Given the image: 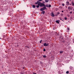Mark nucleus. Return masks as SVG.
Returning a JSON list of instances; mask_svg holds the SVG:
<instances>
[{"label": "nucleus", "instance_id": "1", "mask_svg": "<svg viewBox=\"0 0 74 74\" xmlns=\"http://www.w3.org/2000/svg\"><path fill=\"white\" fill-rule=\"evenodd\" d=\"M38 5H39L40 7H45V5L44 3H41L40 2L38 4Z\"/></svg>", "mask_w": 74, "mask_h": 74}, {"label": "nucleus", "instance_id": "2", "mask_svg": "<svg viewBox=\"0 0 74 74\" xmlns=\"http://www.w3.org/2000/svg\"><path fill=\"white\" fill-rule=\"evenodd\" d=\"M49 45V43H45L44 45H43L44 46H45V47H47V46H48V45Z\"/></svg>", "mask_w": 74, "mask_h": 74}, {"label": "nucleus", "instance_id": "3", "mask_svg": "<svg viewBox=\"0 0 74 74\" xmlns=\"http://www.w3.org/2000/svg\"><path fill=\"white\" fill-rule=\"evenodd\" d=\"M66 5H67L68 6V5H69V1H67L66 2Z\"/></svg>", "mask_w": 74, "mask_h": 74}, {"label": "nucleus", "instance_id": "4", "mask_svg": "<svg viewBox=\"0 0 74 74\" xmlns=\"http://www.w3.org/2000/svg\"><path fill=\"white\" fill-rule=\"evenodd\" d=\"M51 16H55V15H54V14H53V13L52 12L51 14Z\"/></svg>", "mask_w": 74, "mask_h": 74}, {"label": "nucleus", "instance_id": "5", "mask_svg": "<svg viewBox=\"0 0 74 74\" xmlns=\"http://www.w3.org/2000/svg\"><path fill=\"white\" fill-rule=\"evenodd\" d=\"M39 3H40V1H38L37 2L35 3V4H38Z\"/></svg>", "mask_w": 74, "mask_h": 74}, {"label": "nucleus", "instance_id": "6", "mask_svg": "<svg viewBox=\"0 0 74 74\" xmlns=\"http://www.w3.org/2000/svg\"><path fill=\"white\" fill-rule=\"evenodd\" d=\"M71 4L72 6H74V2H72Z\"/></svg>", "mask_w": 74, "mask_h": 74}, {"label": "nucleus", "instance_id": "7", "mask_svg": "<svg viewBox=\"0 0 74 74\" xmlns=\"http://www.w3.org/2000/svg\"><path fill=\"white\" fill-rule=\"evenodd\" d=\"M59 20H57L56 21V23H59Z\"/></svg>", "mask_w": 74, "mask_h": 74}, {"label": "nucleus", "instance_id": "8", "mask_svg": "<svg viewBox=\"0 0 74 74\" xmlns=\"http://www.w3.org/2000/svg\"><path fill=\"white\" fill-rule=\"evenodd\" d=\"M63 52V51H61L60 52V53H62Z\"/></svg>", "mask_w": 74, "mask_h": 74}, {"label": "nucleus", "instance_id": "9", "mask_svg": "<svg viewBox=\"0 0 74 74\" xmlns=\"http://www.w3.org/2000/svg\"><path fill=\"white\" fill-rule=\"evenodd\" d=\"M67 17H65L64 18V20H67Z\"/></svg>", "mask_w": 74, "mask_h": 74}, {"label": "nucleus", "instance_id": "10", "mask_svg": "<svg viewBox=\"0 0 74 74\" xmlns=\"http://www.w3.org/2000/svg\"><path fill=\"white\" fill-rule=\"evenodd\" d=\"M32 7H33V8H36V5H32Z\"/></svg>", "mask_w": 74, "mask_h": 74}, {"label": "nucleus", "instance_id": "11", "mask_svg": "<svg viewBox=\"0 0 74 74\" xmlns=\"http://www.w3.org/2000/svg\"><path fill=\"white\" fill-rule=\"evenodd\" d=\"M68 10H71V8L69 6L68 7Z\"/></svg>", "mask_w": 74, "mask_h": 74}, {"label": "nucleus", "instance_id": "12", "mask_svg": "<svg viewBox=\"0 0 74 74\" xmlns=\"http://www.w3.org/2000/svg\"><path fill=\"white\" fill-rule=\"evenodd\" d=\"M36 7L37 8H39V7H40V5H37L36 6Z\"/></svg>", "mask_w": 74, "mask_h": 74}, {"label": "nucleus", "instance_id": "13", "mask_svg": "<svg viewBox=\"0 0 74 74\" xmlns=\"http://www.w3.org/2000/svg\"><path fill=\"white\" fill-rule=\"evenodd\" d=\"M43 58H47V56H45V55H44L43 56Z\"/></svg>", "mask_w": 74, "mask_h": 74}, {"label": "nucleus", "instance_id": "14", "mask_svg": "<svg viewBox=\"0 0 74 74\" xmlns=\"http://www.w3.org/2000/svg\"><path fill=\"white\" fill-rule=\"evenodd\" d=\"M42 13L43 14H45V11H42Z\"/></svg>", "mask_w": 74, "mask_h": 74}, {"label": "nucleus", "instance_id": "15", "mask_svg": "<svg viewBox=\"0 0 74 74\" xmlns=\"http://www.w3.org/2000/svg\"><path fill=\"white\" fill-rule=\"evenodd\" d=\"M45 1L46 3H47V2H48V0H45Z\"/></svg>", "mask_w": 74, "mask_h": 74}, {"label": "nucleus", "instance_id": "16", "mask_svg": "<svg viewBox=\"0 0 74 74\" xmlns=\"http://www.w3.org/2000/svg\"><path fill=\"white\" fill-rule=\"evenodd\" d=\"M66 73V74H69V71H67Z\"/></svg>", "mask_w": 74, "mask_h": 74}, {"label": "nucleus", "instance_id": "17", "mask_svg": "<svg viewBox=\"0 0 74 74\" xmlns=\"http://www.w3.org/2000/svg\"><path fill=\"white\" fill-rule=\"evenodd\" d=\"M42 10H45V7H44V8H42Z\"/></svg>", "mask_w": 74, "mask_h": 74}, {"label": "nucleus", "instance_id": "18", "mask_svg": "<svg viewBox=\"0 0 74 74\" xmlns=\"http://www.w3.org/2000/svg\"><path fill=\"white\" fill-rule=\"evenodd\" d=\"M46 51V50H45V49H43V51H44V52H45Z\"/></svg>", "mask_w": 74, "mask_h": 74}, {"label": "nucleus", "instance_id": "19", "mask_svg": "<svg viewBox=\"0 0 74 74\" xmlns=\"http://www.w3.org/2000/svg\"><path fill=\"white\" fill-rule=\"evenodd\" d=\"M62 6H64L65 4L64 3H62Z\"/></svg>", "mask_w": 74, "mask_h": 74}, {"label": "nucleus", "instance_id": "20", "mask_svg": "<svg viewBox=\"0 0 74 74\" xmlns=\"http://www.w3.org/2000/svg\"><path fill=\"white\" fill-rule=\"evenodd\" d=\"M49 7H51V5H49Z\"/></svg>", "mask_w": 74, "mask_h": 74}, {"label": "nucleus", "instance_id": "21", "mask_svg": "<svg viewBox=\"0 0 74 74\" xmlns=\"http://www.w3.org/2000/svg\"><path fill=\"white\" fill-rule=\"evenodd\" d=\"M59 14H60V13L58 12V13L57 14V15H59Z\"/></svg>", "mask_w": 74, "mask_h": 74}, {"label": "nucleus", "instance_id": "22", "mask_svg": "<svg viewBox=\"0 0 74 74\" xmlns=\"http://www.w3.org/2000/svg\"><path fill=\"white\" fill-rule=\"evenodd\" d=\"M42 40H40V43H41V42H42Z\"/></svg>", "mask_w": 74, "mask_h": 74}, {"label": "nucleus", "instance_id": "23", "mask_svg": "<svg viewBox=\"0 0 74 74\" xmlns=\"http://www.w3.org/2000/svg\"><path fill=\"white\" fill-rule=\"evenodd\" d=\"M69 13L70 14H72L73 12H72V11H71V12H69Z\"/></svg>", "mask_w": 74, "mask_h": 74}, {"label": "nucleus", "instance_id": "24", "mask_svg": "<svg viewBox=\"0 0 74 74\" xmlns=\"http://www.w3.org/2000/svg\"><path fill=\"white\" fill-rule=\"evenodd\" d=\"M67 16L68 17H69V16H70V15L69 14H67Z\"/></svg>", "mask_w": 74, "mask_h": 74}, {"label": "nucleus", "instance_id": "25", "mask_svg": "<svg viewBox=\"0 0 74 74\" xmlns=\"http://www.w3.org/2000/svg\"><path fill=\"white\" fill-rule=\"evenodd\" d=\"M40 10L41 11H42V8H41L40 9Z\"/></svg>", "mask_w": 74, "mask_h": 74}, {"label": "nucleus", "instance_id": "26", "mask_svg": "<svg viewBox=\"0 0 74 74\" xmlns=\"http://www.w3.org/2000/svg\"><path fill=\"white\" fill-rule=\"evenodd\" d=\"M61 16H63V13H62L61 14Z\"/></svg>", "mask_w": 74, "mask_h": 74}, {"label": "nucleus", "instance_id": "27", "mask_svg": "<svg viewBox=\"0 0 74 74\" xmlns=\"http://www.w3.org/2000/svg\"><path fill=\"white\" fill-rule=\"evenodd\" d=\"M46 7H49V5H46Z\"/></svg>", "mask_w": 74, "mask_h": 74}, {"label": "nucleus", "instance_id": "28", "mask_svg": "<svg viewBox=\"0 0 74 74\" xmlns=\"http://www.w3.org/2000/svg\"><path fill=\"white\" fill-rule=\"evenodd\" d=\"M45 10H47V8H46V7H45Z\"/></svg>", "mask_w": 74, "mask_h": 74}, {"label": "nucleus", "instance_id": "29", "mask_svg": "<svg viewBox=\"0 0 74 74\" xmlns=\"http://www.w3.org/2000/svg\"><path fill=\"white\" fill-rule=\"evenodd\" d=\"M67 29H68V30H70V29H69V28H67Z\"/></svg>", "mask_w": 74, "mask_h": 74}, {"label": "nucleus", "instance_id": "30", "mask_svg": "<svg viewBox=\"0 0 74 74\" xmlns=\"http://www.w3.org/2000/svg\"><path fill=\"white\" fill-rule=\"evenodd\" d=\"M39 0L40 1H42V0Z\"/></svg>", "mask_w": 74, "mask_h": 74}, {"label": "nucleus", "instance_id": "31", "mask_svg": "<svg viewBox=\"0 0 74 74\" xmlns=\"http://www.w3.org/2000/svg\"><path fill=\"white\" fill-rule=\"evenodd\" d=\"M60 20H62V21H63V20H62L61 19V18H60Z\"/></svg>", "mask_w": 74, "mask_h": 74}, {"label": "nucleus", "instance_id": "32", "mask_svg": "<svg viewBox=\"0 0 74 74\" xmlns=\"http://www.w3.org/2000/svg\"><path fill=\"white\" fill-rule=\"evenodd\" d=\"M62 12H63V11H62Z\"/></svg>", "mask_w": 74, "mask_h": 74}, {"label": "nucleus", "instance_id": "33", "mask_svg": "<svg viewBox=\"0 0 74 74\" xmlns=\"http://www.w3.org/2000/svg\"><path fill=\"white\" fill-rule=\"evenodd\" d=\"M56 16H58V15H56Z\"/></svg>", "mask_w": 74, "mask_h": 74}, {"label": "nucleus", "instance_id": "34", "mask_svg": "<svg viewBox=\"0 0 74 74\" xmlns=\"http://www.w3.org/2000/svg\"><path fill=\"white\" fill-rule=\"evenodd\" d=\"M34 74H36V73H34Z\"/></svg>", "mask_w": 74, "mask_h": 74}, {"label": "nucleus", "instance_id": "35", "mask_svg": "<svg viewBox=\"0 0 74 74\" xmlns=\"http://www.w3.org/2000/svg\"><path fill=\"white\" fill-rule=\"evenodd\" d=\"M73 11H74V8H73Z\"/></svg>", "mask_w": 74, "mask_h": 74}, {"label": "nucleus", "instance_id": "36", "mask_svg": "<svg viewBox=\"0 0 74 74\" xmlns=\"http://www.w3.org/2000/svg\"><path fill=\"white\" fill-rule=\"evenodd\" d=\"M69 0V1H71V0Z\"/></svg>", "mask_w": 74, "mask_h": 74}, {"label": "nucleus", "instance_id": "37", "mask_svg": "<svg viewBox=\"0 0 74 74\" xmlns=\"http://www.w3.org/2000/svg\"><path fill=\"white\" fill-rule=\"evenodd\" d=\"M0 39H1V38H0Z\"/></svg>", "mask_w": 74, "mask_h": 74}, {"label": "nucleus", "instance_id": "38", "mask_svg": "<svg viewBox=\"0 0 74 74\" xmlns=\"http://www.w3.org/2000/svg\"><path fill=\"white\" fill-rule=\"evenodd\" d=\"M71 5V4H70V5Z\"/></svg>", "mask_w": 74, "mask_h": 74}, {"label": "nucleus", "instance_id": "39", "mask_svg": "<svg viewBox=\"0 0 74 74\" xmlns=\"http://www.w3.org/2000/svg\"><path fill=\"white\" fill-rule=\"evenodd\" d=\"M10 10H12V9H10Z\"/></svg>", "mask_w": 74, "mask_h": 74}, {"label": "nucleus", "instance_id": "40", "mask_svg": "<svg viewBox=\"0 0 74 74\" xmlns=\"http://www.w3.org/2000/svg\"><path fill=\"white\" fill-rule=\"evenodd\" d=\"M67 8V7H66Z\"/></svg>", "mask_w": 74, "mask_h": 74}, {"label": "nucleus", "instance_id": "41", "mask_svg": "<svg viewBox=\"0 0 74 74\" xmlns=\"http://www.w3.org/2000/svg\"><path fill=\"white\" fill-rule=\"evenodd\" d=\"M24 1H25V0H23Z\"/></svg>", "mask_w": 74, "mask_h": 74}, {"label": "nucleus", "instance_id": "42", "mask_svg": "<svg viewBox=\"0 0 74 74\" xmlns=\"http://www.w3.org/2000/svg\"><path fill=\"white\" fill-rule=\"evenodd\" d=\"M62 21H63V20H62Z\"/></svg>", "mask_w": 74, "mask_h": 74}]
</instances>
